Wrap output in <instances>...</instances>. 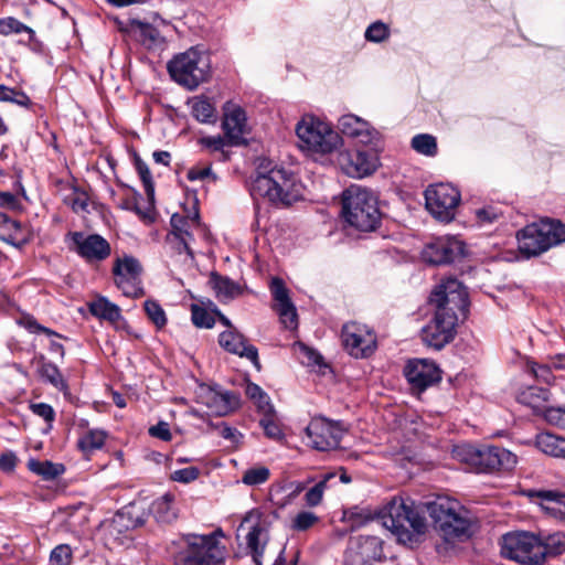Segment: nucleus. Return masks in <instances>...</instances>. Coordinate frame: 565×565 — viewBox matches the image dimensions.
<instances>
[{"mask_svg": "<svg viewBox=\"0 0 565 565\" xmlns=\"http://www.w3.org/2000/svg\"><path fill=\"white\" fill-rule=\"evenodd\" d=\"M28 468L33 473L41 476L44 480H53L62 476L65 467L62 463H55L49 460L30 459Z\"/></svg>", "mask_w": 565, "mask_h": 565, "instance_id": "33", "label": "nucleus"}, {"mask_svg": "<svg viewBox=\"0 0 565 565\" xmlns=\"http://www.w3.org/2000/svg\"><path fill=\"white\" fill-rule=\"evenodd\" d=\"M541 508L553 516L565 515V493L555 490H541L532 494Z\"/></svg>", "mask_w": 565, "mask_h": 565, "instance_id": "28", "label": "nucleus"}, {"mask_svg": "<svg viewBox=\"0 0 565 565\" xmlns=\"http://www.w3.org/2000/svg\"><path fill=\"white\" fill-rule=\"evenodd\" d=\"M172 546L175 565H221L226 554L214 534H184Z\"/></svg>", "mask_w": 565, "mask_h": 565, "instance_id": "4", "label": "nucleus"}, {"mask_svg": "<svg viewBox=\"0 0 565 565\" xmlns=\"http://www.w3.org/2000/svg\"><path fill=\"white\" fill-rule=\"evenodd\" d=\"M132 25L136 26L143 40H149L151 43H154L159 39V31L151 24L135 20L132 21Z\"/></svg>", "mask_w": 565, "mask_h": 565, "instance_id": "61", "label": "nucleus"}, {"mask_svg": "<svg viewBox=\"0 0 565 565\" xmlns=\"http://www.w3.org/2000/svg\"><path fill=\"white\" fill-rule=\"evenodd\" d=\"M535 444L542 452L565 459V438L551 433H541L536 436Z\"/></svg>", "mask_w": 565, "mask_h": 565, "instance_id": "30", "label": "nucleus"}, {"mask_svg": "<svg viewBox=\"0 0 565 565\" xmlns=\"http://www.w3.org/2000/svg\"><path fill=\"white\" fill-rule=\"evenodd\" d=\"M276 311L278 312L280 321L286 329L294 330L297 328V311L292 302L276 306Z\"/></svg>", "mask_w": 565, "mask_h": 565, "instance_id": "48", "label": "nucleus"}, {"mask_svg": "<svg viewBox=\"0 0 565 565\" xmlns=\"http://www.w3.org/2000/svg\"><path fill=\"white\" fill-rule=\"evenodd\" d=\"M382 524L390 530L399 543L415 544L426 532L425 516L411 500L393 498L379 513Z\"/></svg>", "mask_w": 565, "mask_h": 565, "instance_id": "3", "label": "nucleus"}, {"mask_svg": "<svg viewBox=\"0 0 565 565\" xmlns=\"http://www.w3.org/2000/svg\"><path fill=\"white\" fill-rule=\"evenodd\" d=\"M0 102L13 103L25 108H30L32 105L30 97L24 92L6 85H0Z\"/></svg>", "mask_w": 565, "mask_h": 565, "instance_id": "40", "label": "nucleus"}, {"mask_svg": "<svg viewBox=\"0 0 565 565\" xmlns=\"http://www.w3.org/2000/svg\"><path fill=\"white\" fill-rule=\"evenodd\" d=\"M142 267L132 256L117 258L113 267L115 285L124 296L138 298L143 295L141 286Z\"/></svg>", "mask_w": 565, "mask_h": 565, "instance_id": "14", "label": "nucleus"}, {"mask_svg": "<svg viewBox=\"0 0 565 565\" xmlns=\"http://www.w3.org/2000/svg\"><path fill=\"white\" fill-rule=\"evenodd\" d=\"M412 147L418 153L425 156H435L437 153L436 138L431 135L420 134L412 139Z\"/></svg>", "mask_w": 565, "mask_h": 565, "instance_id": "41", "label": "nucleus"}, {"mask_svg": "<svg viewBox=\"0 0 565 565\" xmlns=\"http://www.w3.org/2000/svg\"><path fill=\"white\" fill-rule=\"evenodd\" d=\"M0 239L15 247H22L29 242L20 222L0 212Z\"/></svg>", "mask_w": 565, "mask_h": 565, "instance_id": "26", "label": "nucleus"}, {"mask_svg": "<svg viewBox=\"0 0 565 565\" xmlns=\"http://www.w3.org/2000/svg\"><path fill=\"white\" fill-rule=\"evenodd\" d=\"M339 130L363 145H377L380 134L366 120L353 115H343L338 120Z\"/></svg>", "mask_w": 565, "mask_h": 565, "instance_id": "20", "label": "nucleus"}, {"mask_svg": "<svg viewBox=\"0 0 565 565\" xmlns=\"http://www.w3.org/2000/svg\"><path fill=\"white\" fill-rule=\"evenodd\" d=\"M106 437V433L102 429H89L78 438L77 447L88 456L104 446Z\"/></svg>", "mask_w": 565, "mask_h": 565, "instance_id": "35", "label": "nucleus"}, {"mask_svg": "<svg viewBox=\"0 0 565 565\" xmlns=\"http://www.w3.org/2000/svg\"><path fill=\"white\" fill-rule=\"evenodd\" d=\"M190 105L192 116L200 122L211 124L216 120L215 107L206 97H194Z\"/></svg>", "mask_w": 565, "mask_h": 565, "instance_id": "34", "label": "nucleus"}, {"mask_svg": "<svg viewBox=\"0 0 565 565\" xmlns=\"http://www.w3.org/2000/svg\"><path fill=\"white\" fill-rule=\"evenodd\" d=\"M72 239L78 255L88 262H99L110 255V245L100 235L92 234L86 236L81 232H74Z\"/></svg>", "mask_w": 565, "mask_h": 565, "instance_id": "21", "label": "nucleus"}, {"mask_svg": "<svg viewBox=\"0 0 565 565\" xmlns=\"http://www.w3.org/2000/svg\"><path fill=\"white\" fill-rule=\"evenodd\" d=\"M404 374L412 388L418 392L425 391L441 379L439 367L427 359L411 360L404 369Z\"/></svg>", "mask_w": 565, "mask_h": 565, "instance_id": "19", "label": "nucleus"}, {"mask_svg": "<svg viewBox=\"0 0 565 565\" xmlns=\"http://www.w3.org/2000/svg\"><path fill=\"white\" fill-rule=\"evenodd\" d=\"M458 455L479 472L510 470L516 463V456L513 452L498 446H465L460 448Z\"/></svg>", "mask_w": 565, "mask_h": 565, "instance_id": "10", "label": "nucleus"}, {"mask_svg": "<svg viewBox=\"0 0 565 565\" xmlns=\"http://www.w3.org/2000/svg\"><path fill=\"white\" fill-rule=\"evenodd\" d=\"M300 147L315 153H331L342 145L341 136L319 118L306 115L296 126Z\"/></svg>", "mask_w": 565, "mask_h": 565, "instance_id": "9", "label": "nucleus"}, {"mask_svg": "<svg viewBox=\"0 0 565 565\" xmlns=\"http://www.w3.org/2000/svg\"><path fill=\"white\" fill-rule=\"evenodd\" d=\"M543 551L542 541L526 532L508 533L501 540V555L521 564H541Z\"/></svg>", "mask_w": 565, "mask_h": 565, "instance_id": "11", "label": "nucleus"}, {"mask_svg": "<svg viewBox=\"0 0 565 565\" xmlns=\"http://www.w3.org/2000/svg\"><path fill=\"white\" fill-rule=\"evenodd\" d=\"M250 524V530L246 535L247 548L256 565H262V557L265 546L269 540L268 524L262 519V513L254 509L245 514L241 527Z\"/></svg>", "mask_w": 565, "mask_h": 565, "instance_id": "17", "label": "nucleus"}, {"mask_svg": "<svg viewBox=\"0 0 565 565\" xmlns=\"http://www.w3.org/2000/svg\"><path fill=\"white\" fill-rule=\"evenodd\" d=\"M259 425L263 427L265 435L276 441L284 438V433L274 419V413L264 414V417L259 420Z\"/></svg>", "mask_w": 565, "mask_h": 565, "instance_id": "46", "label": "nucleus"}, {"mask_svg": "<svg viewBox=\"0 0 565 565\" xmlns=\"http://www.w3.org/2000/svg\"><path fill=\"white\" fill-rule=\"evenodd\" d=\"M463 254V243L456 238L437 239L427 246L425 257L434 265L454 262Z\"/></svg>", "mask_w": 565, "mask_h": 565, "instance_id": "22", "label": "nucleus"}, {"mask_svg": "<svg viewBox=\"0 0 565 565\" xmlns=\"http://www.w3.org/2000/svg\"><path fill=\"white\" fill-rule=\"evenodd\" d=\"M188 179L190 181H196V180H210L212 182H215L217 177L213 173L210 166L206 167H193L188 171L186 174Z\"/></svg>", "mask_w": 565, "mask_h": 565, "instance_id": "59", "label": "nucleus"}, {"mask_svg": "<svg viewBox=\"0 0 565 565\" xmlns=\"http://www.w3.org/2000/svg\"><path fill=\"white\" fill-rule=\"evenodd\" d=\"M146 513L136 504H129L119 510L110 520L103 523L105 536L113 542L124 543L126 534L145 524Z\"/></svg>", "mask_w": 565, "mask_h": 565, "instance_id": "15", "label": "nucleus"}, {"mask_svg": "<svg viewBox=\"0 0 565 565\" xmlns=\"http://www.w3.org/2000/svg\"><path fill=\"white\" fill-rule=\"evenodd\" d=\"M192 241L193 238H189V236L171 238V235H167V243L171 248L178 254L186 253L191 259L194 257L193 252L190 248V243Z\"/></svg>", "mask_w": 565, "mask_h": 565, "instance_id": "57", "label": "nucleus"}, {"mask_svg": "<svg viewBox=\"0 0 565 565\" xmlns=\"http://www.w3.org/2000/svg\"><path fill=\"white\" fill-rule=\"evenodd\" d=\"M270 476L269 469L266 467H254L246 470L242 481L247 486H258L265 483Z\"/></svg>", "mask_w": 565, "mask_h": 565, "instance_id": "47", "label": "nucleus"}, {"mask_svg": "<svg viewBox=\"0 0 565 565\" xmlns=\"http://www.w3.org/2000/svg\"><path fill=\"white\" fill-rule=\"evenodd\" d=\"M516 238L521 254L539 256L565 242V224L559 220L542 218L519 231Z\"/></svg>", "mask_w": 565, "mask_h": 565, "instance_id": "7", "label": "nucleus"}, {"mask_svg": "<svg viewBox=\"0 0 565 565\" xmlns=\"http://www.w3.org/2000/svg\"><path fill=\"white\" fill-rule=\"evenodd\" d=\"M388 28L377 21L369 25L365 31V39L371 42L380 43L388 36Z\"/></svg>", "mask_w": 565, "mask_h": 565, "instance_id": "52", "label": "nucleus"}, {"mask_svg": "<svg viewBox=\"0 0 565 565\" xmlns=\"http://www.w3.org/2000/svg\"><path fill=\"white\" fill-rule=\"evenodd\" d=\"M151 513L158 522L171 523L174 521L178 514L173 504V495L166 493L154 500L151 504Z\"/></svg>", "mask_w": 565, "mask_h": 565, "instance_id": "32", "label": "nucleus"}, {"mask_svg": "<svg viewBox=\"0 0 565 565\" xmlns=\"http://www.w3.org/2000/svg\"><path fill=\"white\" fill-rule=\"evenodd\" d=\"M379 167V157L375 152L358 150L350 156L345 172L353 178H363L372 174Z\"/></svg>", "mask_w": 565, "mask_h": 565, "instance_id": "24", "label": "nucleus"}, {"mask_svg": "<svg viewBox=\"0 0 565 565\" xmlns=\"http://www.w3.org/2000/svg\"><path fill=\"white\" fill-rule=\"evenodd\" d=\"M88 308L93 316L113 323L121 320L122 318L120 308L105 297H99L92 301L88 305Z\"/></svg>", "mask_w": 565, "mask_h": 565, "instance_id": "31", "label": "nucleus"}, {"mask_svg": "<svg viewBox=\"0 0 565 565\" xmlns=\"http://www.w3.org/2000/svg\"><path fill=\"white\" fill-rule=\"evenodd\" d=\"M544 546L543 561L546 555H559L565 552V534L553 533L545 537L542 542Z\"/></svg>", "mask_w": 565, "mask_h": 565, "instance_id": "43", "label": "nucleus"}, {"mask_svg": "<svg viewBox=\"0 0 565 565\" xmlns=\"http://www.w3.org/2000/svg\"><path fill=\"white\" fill-rule=\"evenodd\" d=\"M270 291L271 295L277 302L276 306H281L291 302L288 294V289L286 288L282 279L275 277L270 282Z\"/></svg>", "mask_w": 565, "mask_h": 565, "instance_id": "51", "label": "nucleus"}, {"mask_svg": "<svg viewBox=\"0 0 565 565\" xmlns=\"http://www.w3.org/2000/svg\"><path fill=\"white\" fill-rule=\"evenodd\" d=\"M319 518L311 511H300L291 521V529L297 532H303L318 523Z\"/></svg>", "mask_w": 565, "mask_h": 565, "instance_id": "45", "label": "nucleus"}, {"mask_svg": "<svg viewBox=\"0 0 565 565\" xmlns=\"http://www.w3.org/2000/svg\"><path fill=\"white\" fill-rule=\"evenodd\" d=\"M245 393L256 403L258 409L263 412V414L274 413V407L270 404L267 394L262 390L260 386L249 382L246 385Z\"/></svg>", "mask_w": 565, "mask_h": 565, "instance_id": "38", "label": "nucleus"}, {"mask_svg": "<svg viewBox=\"0 0 565 565\" xmlns=\"http://www.w3.org/2000/svg\"><path fill=\"white\" fill-rule=\"evenodd\" d=\"M218 343L227 352L248 359L257 370H260L256 347L248 344L242 334L231 330L224 331L218 337Z\"/></svg>", "mask_w": 565, "mask_h": 565, "instance_id": "23", "label": "nucleus"}, {"mask_svg": "<svg viewBox=\"0 0 565 565\" xmlns=\"http://www.w3.org/2000/svg\"><path fill=\"white\" fill-rule=\"evenodd\" d=\"M429 302L435 307V315L422 329V340L427 347L440 350L455 338L458 315H467L468 292L458 279L448 278L431 291Z\"/></svg>", "mask_w": 565, "mask_h": 565, "instance_id": "1", "label": "nucleus"}, {"mask_svg": "<svg viewBox=\"0 0 565 565\" xmlns=\"http://www.w3.org/2000/svg\"><path fill=\"white\" fill-rule=\"evenodd\" d=\"M250 194L277 206H289L302 198V185L284 168L259 166L250 182Z\"/></svg>", "mask_w": 565, "mask_h": 565, "instance_id": "2", "label": "nucleus"}, {"mask_svg": "<svg viewBox=\"0 0 565 565\" xmlns=\"http://www.w3.org/2000/svg\"><path fill=\"white\" fill-rule=\"evenodd\" d=\"M209 56L194 49L175 55L168 63V71L171 77L188 89H195L205 82L210 75Z\"/></svg>", "mask_w": 565, "mask_h": 565, "instance_id": "8", "label": "nucleus"}, {"mask_svg": "<svg viewBox=\"0 0 565 565\" xmlns=\"http://www.w3.org/2000/svg\"><path fill=\"white\" fill-rule=\"evenodd\" d=\"M145 311L148 318L157 326V328H163L167 323V317L162 307L153 300H147L145 302Z\"/></svg>", "mask_w": 565, "mask_h": 565, "instance_id": "49", "label": "nucleus"}, {"mask_svg": "<svg viewBox=\"0 0 565 565\" xmlns=\"http://www.w3.org/2000/svg\"><path fill=\"white\" fill-rule=\"evenodd\" d=\"M170 225L171 231L168 233V235H171V238L184 236L193 238L191 230L200 225L199 210L194 209L192 213H188L186 215H181L179 213L172 214L170 218Z\"/></svg>", "mask_w": 565, "mask_h": 565, "instance_id": "27", "label": "nucleus"}, {"mask_svg": "<svg viewBox=\"0 0 565 565\" xmlns=\"http://www.w3.org/2000/svg\"><path fill=\"white\" fill-rule=\"evenodd\" d=\"M425 201L427 210L434 217L450 222L460 202V193L448 183H438L426 189Z\"/></svg>", "mask_w": 565, "mask_h": 565, "instance_id": "12", "label": "nucleus"}, {"mask_svg": "<svg viewBox=\"0 0 565 565\" xmlns=\"http://www.w3.org/2000/svg\"><path fill=\"white\" fill-rule=\"evenodd\" d=\"M334 477H335V473H333V472H328V473L323 475L322 479L306 492L305 500H306L307 505L317 507L321 503L322 498H323V492L327 489V484Z\"/></svg>", "mask_w": 565, "mask_h": 565, "instance_id": "39", "label": "nucleus"}, {"mask_svg": "<svg viewBox=\"0 0 565 565\" xmlns=\"http://www.w3.org/2000/svg\"><path fill=\"white\" fill-rule=\"evenodd\" d=\"M306 435L313 449L318 451H330L340 447L344 429L340 423L329 420L324 417H315L305 429Z\"/></svg>", "mask_w": 565, "mask_h": 565, "instance_id": "13", "label": "nucleus"}, {"mask_svg": "<svg viewBox=\"0 0 565 565\" xmlns=\"http://www.w3.org/2000/svg\"><path fill=\"white\" fill-rule=\"evenodd\" d=\"M299 351L301 354V362L307 364L308 366L320 365L322 362V356L316 350L300 343Z\"/></svg>", "mask_w": 565, "mask_h": 565, "instance_id": "60", "label": "nucleus"}, {"mask_svg": "<svg viewBox=\"0 0 565 565\" xmlns=\"http://www.w3.org/2000/svg\"><path fill=\"white\" fill-rule=\"evenodd\" d=\"M427 511L435 529L446 541L461 540L471 535V520L468 511L456 500L438 498L427 504Z\"/></svg>", "mask_w": 565, "mask_h": 565, "instance_id": "6", "label": "nucleus"}, {"mask_svg": "<svg viewBox=\"0 0 565 565\" xmlns=\"http://www.w3.org/2000/svg\"><path fill=\"white\" fill-rule=\"evenodd\" d=\"M32 413L45 420L49 429L52 428V424L55 419V411L50 404L46 403H33L30 405Z\"/></svg>", "mask_w": 565, "mask_h": 565, "instance_id": "53", "label": "nucleus"}, {"mask_svg": "<svg viewBox=\"0 0 565 565\" xmlns=\"http://www.w3.org/2000/svg\"><path fill=\"white\" fill-rule=\"evenodd\" d=\"M0 207L10 211H21L22 204L17 195L11 192H0Z\"/></svg>", "mask_w": 565, "mask_h": 565, "instance_id": "64", "label": "nucleus"}, {"mask_svg": "<svg viewBox=\"0 0 565 565\" xmlns=\"http://www.w3.org/2000/svg\"><path fill=\"white\" fill-rule=\"evenodd\" d=\"M550 397V392L542 387L532 386L527 390V392L523 393L522 398L524 402H527L533 407H536L537 405L535 402L531 399H540V401H547Z\"/></svg>", "mask_w": 565, "mask_h": 565, "instance_id": "63", "label": "nucleus"}, {"mask_svg": "<svg viewBox=\"0 0 565 565\" xmlns=\"http://www.w3.org/2000/svg\"><path fill=\"white\" fill-rule=\"evenodd\" d=\"M553 370L554 369L552 367V365L550 363H546V364L533 363L531 365V371L534 374V376L537 380H541L547 384H550L554 379L552 375Z\"/></svg>", "mask_w": 565, "mask_h": 565, "instance_id": "62", "label": "nucleus"}, {"mask_svg": "<svg viewBox=\"0 0 565 565\" xmlns=\"http://www.w3.org/2000/svg\"><path fill=\"white\" fill-rule=\"evenodd\" d=\"M475 214L480 225L492 224L502 216L501 212L494 206L478 209Z\"/></svg>", "mask_w": 565, "mask_h": 565, "instance_id": "55", "label": "nucleus"}, {"mask_svg": "<svg viewBox=\"0 0 565 565\" xmlns=\"http://www.w3.org/2000/svg\"><path fill=\"white\" fill-rule=\"evenodd\" d=\"M356 554L363 564L380 561L383 557L382 541L377 536H360Z\"/></svg>", "mask_w": 565, "mask_h": 565, "instance_id": "29", "label": "nucleus"}, {"mask_svg": "<svg viewBox=\"0 0 565 565\" xmlns=\"http://www.w3.org/2000/svg\"><path fill=\"white\" fill-rule=\"evenodd\" d=\"M26 32L31 36L34 34V31L28 26L26 24L22 23L18 19L13 17H8L0 19V34L3 36H8L11 34H20Z\"/></svg>", "mask_w": 565, "mask_h": 565, "instance_id": "42", "label": "nucleus"}, {"mask_svg": "<svg viewBox=\"0 0 565 565\" xmlns=\"http://www.w3.org/2000/svg\"><path fill=\"white\" fill-rule=\"evenodd\" d=\"M73 552L70 545L60 544L55 546L50 555L51 565H71Z\"/></svg>", "mask_w": 565, "mask_h": 565, "instance_id": "50", "label": "nucleus"}, {"mask_svg": "<svg viewBox=\"0 0 565 565\" xmlns=\"http://www.w3.org/2000/svg\"><path fill=\"white\" fill-rule=\"evenodd\" d=\"M342 216L353 228L374 231L381 222V212L375 194L359 185H351L342 193Z\"/></svg>", "mask_w": 565, "mask_h": 565, "instance_id": "5", "label": "nucleus"}, {"mask_svg": "<svg viewBox=\"0 0 565 565\" xmlns=\"http://www.w3.org/2000/svg\"><path fill=\"white\" fill-rule=\"evenodd\" d=\"M39 372L42 380L50 383L58 391H62L64 393L67 392V384L64 381L63 375L61 374L56 365H54L53 363H43Z\"/></svg>", "mask_w": 565, "mask_h": 565, "instance_id": "37", "label": "nucleus"}, {"mask_svg": "<svg viewBox=\"0 0 565 565\" xmlns=\"http://www.w3.org/2000/svg\"><path fill=\"white\" fill-rule=\"evenodd\" d=\"M212 281L216 295L221 300L233 299L241 292L238 285L232 281L230 278L213 275Z\"/></svg>", "mask_w": 565, "mask_h": 565, "instance_id": "36", "label": "nucleus"}, {"mask_svg": "<svg viewBox=\"0 0 565 565\" xmlns=\"http://www.w3.org/2000/svg\"><path fill=\"white\" fill-rule=\"evenodd\" d=\"M20 323L32 333H44L47 337L62 338V335L54 330L40 324L33 317H23Z\"/></svg>", "mask_w": 565, "mask_h": 565, "instance_id": "54", "label": "nucleus"}, {"mask_svg": "<svg viewBox=\"0 0 565 565\" xmlns=\"http://www.w3.org/2000/svg\"><path fill=\"white\" fill-rule=\"evenodd\" d=\"M222 126L227 145L239 146L245 142L243 136L245 134L246 116L242 108H235L226 114Z\"/></svg>", "mask_w": 565, "mask_h": 565, "instance_id": "25", "label": "nucleus"}, {"mask_svg": "<svg viewBox=\"0 0 565 565\" xmlns=\"http://www.w3.org/2000/svg\"><path fill=\"white\" fill-rule=\"evenodd\" d=\"M342 342L348 353L356 359L367 358L376 349V335L366 324L345 323L342 328Z\"/></svg>", "mask_w": 565, "mask_h": 565, "instance_id": "16", "label": "nucleus"}, {"mask_svg": "<svg viewBox=\"0 0 565 565\" xmlns=\"http://www.w3.org/2000/svg\"><path fill=\"white\" fill-rule=\"evenodd\" d=\"M198 402L205 405L211 414L226 416L239 407V396L230 391L201 385L196 393Z\"/></svg>", "mask_w": 565, "mask_h": 565, "instance_id": "18", "label": "nucleus"}, {"mask_svg": "<svg viewBox=\"0 0 565 565\" xmlns=\"http://www.w3.org/2000/svg\"><path fill=\"white\" fill-rule=\"evenodd\" d=\"M545 420L561 429H565V407H548L544 411Z\"/></svg>", "mask_w": 565, "mask_h": 565, "instance_id": "56", "label": "nucleus"}, {"mask_svg": "<svg viewBox=\"0 0 565 565\" xmlns=\"http://www.w3.org/2000/svg\"><path fill=\"white\" fill-rule=\"evenodd\" d=\"M200 476V469L196 467H188L178 469L171 473V480L180 483H190Z\"/></svg>", "mask_w": 565, "mask_h": 565, "instance_id": "58", "label": "nucleus"}, {"mask_svg": "<svg viewBox=\"0 0 565 565\" xmlns=\"http://www.w3.org/2000/svg\"><path fill=\"white\" fill-rule=\"evenodd\" d=\"M191 318L194 326L199 328L210 329L215 324L214 317L203 307L191 305Z\"/></svg>", "mask_w": 565, "mask_h": 565, "instance_id": "44", "label": "nucleus"}]
</instances>
